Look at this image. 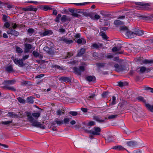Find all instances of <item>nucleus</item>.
<instances>
[{
	"label": "nucleus",
	"instance_id": "nucleus-1",
	"mask_svg": "<svg viewBox=\"0 0 153 153\" xmlns=\"http://www.w3.org/2000/svg\"><path fill=\"white\" fill-rule=\"evenodd\" d=\"M27 120L30 123H32V126H33L37 128H40L42 129H44L45 126L42 124L40 122L36 120H35L33 117L37 119L40 116V113H33L32 114L30 112H27Z\"/></svg>",
	"mask_w": 153,
	"mask_h": 153
},
{
	"label": "nucleus",
	"instance_id": "nucleus-2",
	"mask_svg": "<svg viewBox=\"0 0 153 153\" xmlns=\"http://www.w3.org/2000/svg\"><path fill=\"white\" fill-rule=\"evenodd\" d=\"M15 82L16 80L14 79L10 80H5L2 83V84L5 85V86H2L1 88L4 89L15 91H16V88L13 86H10L9 85H13L15 83Z\"/></svg>",
	"mask_w": 153,
	"mask_h": 153
},
{
	"label": "nucleus",
	"instance_id": "nucleus-3",
	"mask_svg": "<svg viewBox=\"0 0 153 153\" xmlns=\"http://www.w3.org/2000/svg\"><path fill=\"white\" fill-rule=\"evenodd\" d=\"M84 131L88 133L94 135H99L100 134V132L101 131L100 128L97 127H94L93 128V130H88L87 129H84Z\"/></svg>",
	"mask_w": 153,
	"mask_h": 153
},
{
	"label": "nucleus",
	"instance_id": "nucleus-4",
	"mask_svg": "<svg viewBox=\"0 0 153 153\" xmlns=\"http://www.w3.org/2000/svg\"><path fill=\"white\" fill-rule=\"evenodd\" d=\"M137 62H140L141 64H151L153 63V60H148L145 59L143 60V57H139L137 59Z\"/></svg>",
	"mask_w": 153,
	"mask_h": 153
},
{
	"label": "nucleus",
	"instance_id": "nucleus-5",
	"mask_svg": "<svg viewBox=\"0 0 153 153\" xmlns=\"http://www.w3.org/2000/svg\"><path fill=\"white\" fill-rule=\"evenodd\" d=\"M73 70L75 73L77 75H80L81 73L84 71L85 68L83 66H80L79 68L74 67L73 68Z\"/></svg>",
	"mask_w": 153,
	"mask_h": 153
},
{
	"label": "nucleus",
	"instance_id": "nucleus-6",
	"mask_svg": "<svg viewBox=\"0 0 153 153\" xmlns=\"http://www.w3.org/2000/svg\"><path fill=\"white\" fill-rule=\"evenodd\" d=\"M136 4L140 6V7H139L140 9L144 10H148L149 9V5L148 3H145L141 2H137L136 3Z\"/></svg>",
	"mask_w": 153,
	"mask_h": 153
},
{
	"label": "nucleus",
	"instance_id": "nucleus-7",
	"mask_svg": "<svg viewBox=\"0 0 153 153\" xmlns=\"http://www.w3.org/2000/svg\"><path fill=\"white\" fill-rule=\"evenodd\" d=\"M51 126L56 127L55 126L56 124L57 126H60L63 123V121L58 118H56L54 121H52L51 123Z\"/></svg>",
	"mask_w": 153,
	"mask_h": 153
},
{
	"label": "nucleus",
	"instance_id": "nucleus-8",
	"mask_svg": "<svg viewBox=\"0 0 153 153\" xmlns=\"http://www.w3.org/2000/svg\"><path fill=\"white\" fill-rule=\"evenodd\" d=\"M57 40L59 41L63 42L67 44H69L73 42L72 40H68L63 36L58 37Z\"/></svg>",
	"mask_w": 153,
	"mask_h": 153
},
{
	"label": "nucleus",
	"instance_id": "nucleus-9",
	"mask_svg": "<svg viewBox=\"0 0 153 153\" xmlns=\"http://www.w3.org/2000/svg\"><path fill=\"white\" fill-rule=\"evenodd\" d=\"M114 67L115 68L116 71L118 72L123 71L125 68V66L124 65H119L118 64H115Z\"/></svg>",
	"mask_w": 153,
	"mask_h": 153
},
{
	"label": "nucleus",
	"instance_id": "nucleus-10",
	"mask_svg": "<svg viewBox=\"0 0 153 153\" xmlns=\"http://www.w3.org/2000/svg\"><path fill=\"white\" fill-rule=\"evenodd\" d=\"M7 33L8 34H11V35L15 36H17L19 34V32L16 31L14 29H9L7 31Z\"/></svg>",
	"mask_w": 153,
	"mask_h": 153
},
{
	"label": "nucleus",
	"instance_id": "nucleus-11",
	"mask_svg": "<svg viewBox=\"0 0 153 153\" xmlns=\"http://www.w3.org/2000/svg\"><path fill=\"white\" fill-rule=\"evenodd\" d=\"M15 64L18 65V66L20 67H22L25 65L24 64L22 59H18L16 58L15 59H13Z\"/></svg>",
	"mask_w": 153,
	"mask_h": 153
},
{
	"label": "nucleus",
	"instance_id": "nucleus-12",
	"mask_svg": "<svg viewBox=\"0 0 153 153\" xmlns=\"http://www.w3.org/2000/svg\"><path fill=\"white\" fill-rule=\"evenodd\" d=\"M22 10L26 11H36L37 10V9L35 8L32 5H30L28 7H27L25 8H23L22 9Z\"/></svg>",
	"mask_w": 153,
	"mask_h": 153
},
{
	"label": "nucleus",
	"instance_id": "nucleus-13",
	"mask_svg": "<svg viewBox=\"0 0 153 153\" xmlns=\"http://www.w3.org/2000/svg\"><path fill=\"white\" fill-rule=\"evenodd\" d=\"M25 49L24 53H26L30 51V50L32 48V46L30 44L25 43L24 44Z\"/></svg>",
	"mask_w": 153,
	"mask_h": 153
},
{
	"label": "nucleus",
	"instance_id": "nucleus-14",
	"mask_svg": "<svg viewBox=\"0 0 153 153\" xmlns=\"http://www.w3.org/2000/svg\"><path fill=\"white\" fill-rule=\"evenodd\" d=\"M102 45V44L100 43H93L91 45V48L93 49H97L101 48Z\"/></svg>",
	"mask_w": 153,
	"mask_h": 153
},
{
	"label": "nucleus",
	"instance_id": "nucleus-15",
	"mask_svg": "<svg viewBox=\"0 0 153 153\" xmlns=\"http://www.w3.org/2000/svg\"><path fill=\"white\" fill-rule=\"evenodd\" d=\"M146 67L141 66L137 68L136 71L139 74H143L146 71Z\"/></svg>",
	"mask_w": 153,
	"mask_h": 153
},
{
	"label": "nucleus",
	"instance_id": "nucleus-16",
	"mask_svg": "<svg viewBox=\"0 0 153 153\" xmlns=\"http://www.w3.org/2000/svg\"><path fill=\"white\" fill-rule=\"evenodd\" d=\"M126 144L129 147H133L136 146L137 145V142L133 141H128Z\"/></svg>",
	"mask_w": 153,
	"mask_h": 153
},
{
	"label": "nucleus",
	"instance_id": "nucleus-17",
	"mask_svg": "<svg viewBox=\"0 0 153 153\" xmlns=\"http://www.w3.org/2000/svg\"><path fill=\"white\" fill-rule=\"evenodd\" d=\"M59 80L60 81H62L65 82L66 83L70 82H71L70 78L69 77H61L59 79Z\"/></svg>",
	"mask_w": 153,
	"mask_h": 153
},
{
	"label": "nucleus",
	"instance_id": "nucleus-18",
	"mask_svg": "<svg viewBox=\"0 0 153 153\" xmlns=\"http://www.w3.org/2000/svg\"><path fill=\"white\" fill-rule=\"evenodd\" d=\"M93 119L99 123H103L105 122V120H107V118L106 117H105L104 118V119L102 120L99 117L96 116L94 117Z\"/></svg>",
	"mask_w": 153,
	"mask_h": 153
},
{
	"label": "nucleus",
	"instance_id": "nucleus-19",
	"mask_svg": "<svg viewBox=\"0 0 153 153\" xmlns=\"http://www.w3.org/2000/svg\"><path fill=\"white\" fill-rule=\"evenodd\" d=\"M144 31L140 30L138 29H136L134 31V33L135 34V36L137 35L139 36H142L144 34Z\"/></svg>",
	"mask_w": 153,
	"mask_h": 153
},
{
	"label": "nucleus",
	"instance_id": "nucleus-20",
	"mask_svg": "<svg viewBox=\"0 0 153 153\" xmlns=\"http://www.w3.org/2000/svg\"><path fill=\"white\" fill-rule=\"evenodd\" d=\"M126 35L129 38H132L135 36V34L134 33V32H133L131 31H128L126 33Z\"/></svg>",
	"mask_w": 153,
	"mask_h": 153
},
{
	"label": "nucleus",
	"instance_id": "nucleus-21",
	"mask_svg": "<svg viewBox=\"0 0 153 153\" xmlns=\"http://www.w3.org/2000/svg\"><path fill=\"white\" fill-rule=\"evenodd\" d=\"M85 49L84 48H81L77 54V56L79 57L81 56L85 53Z\"/></svg>",
	"mask_w": 153,
	"mask_h": 153
},
{
	"label": "nucleus",
	"instance_id": "nucleus-22",
	"mask_svg": "<svg viewBox=\"0 0 153 153\" xmlns=\"http://www.w3.org/2000/svg\"><path fill=\"white\" fill-rule=\"evenodd\" d=\"M76 42L79 44H82V45L85 44L86 43V41L85 40L82 38L81 39H78Z\"/></svg>",
	"mask_w": 153,
	"mask_h": 153
},
{
	"label": "nucleus",
	"instance_id": "nucleus-23",
	"mask_svg": "<svg viewBox=\"0 0 153 153\" xmlns=\"http://www.w3.org/2000/svg\"><path fill=\"white\" fill-rule=\"evenodd\" d=\"M71 19L68 18L66 15H64L61 18V20L63 22H65L66 21H70Z\"/></svg>",
	"mask_w": 153,
	"mask_h": 153
},
{
	"label": "nucleus",
	"instance_id": "nucleus-24",
	"mask_svg": "<svg viewBox=\"0 0 153 153\" xmlns=\"http://www.w3.org/2000/svg\"><path fill=\"white\" fill-rule=\"evenodd\" d=\"M137 100L139 102H141L145 104V105H146L147 104L146 101L144 99L143 97L141 96H139L137 98Z\"/></svg>",
	"mask_w": 153,
	"mask_h": 153
},
{
	"label": "nucleus",
	"instance_id": "nucleus-25",
	"mask_svg": "<svg viewBox=\"0 0 153 153\" xmlns=\"http://www.w3.org/2000/svg\"><path fill=\"white\" fill-rule=\"evenodd\" d=\"M86 79L89 82H94L96 80V78L94 76H89L86 77Z\"/></svg>",
	"mask_w": 153,
	"mask_h": 153
},
{
	"label": "nucleus",
	"instance_id": "nucleus-26",
	"mask_svg": "<svg viewBox=\"0 0 153 153\" xmlns=\"http://www.w3.org/2000/svg\"><path fill=\"white\" fill-rule=\"evenodd\" d=\"M114 24L116 26L122 25L124 24L123 22L119 20H117L114 21Z\"/></svg>",
	"mask_w": 153,
	"mask_h": 153
},
{
	"label": "nucleus",
	"instance_id": "nucleus-27",
	"mask_svg": "<svg viewBox=\"0 0 153 153\" xmlns=\"http://www.w3.org/2000/svg\"><path fill=\"white\" fill-rule=\"evenodd\" d=\"M147 109L149 110L151 112H153V105H150L149 104L147 103L145 106Z\"/></svg>",
	"mask_w": 153,
	"mask_h": 153
},
{
	"label": "nucleus",
	"instance_id": "nucleus-28",
	"mask_svg": "<svg viewBox=\"0 0 153 153\" xmlns=\"http://www.w3.org/2000/svg\"><path fill=\"white\" fill-rule=\"evenodd\" d=\"M132 117L133 120L136 122L140 121V118L137 117V115L135 114H134L132 115Z\"/></svg>",
	"mask_w": 153,
	"mask_h": 153
},
{
	"label": "nucleus",
	"instance_id": "nucleus-29",
	"mask_svg": "<svg viewBox=\"0 0 153 153\" xmlns=\"http://www.w3.org/2000/svg\"><path fill=\"white\" fill-rule=\"evenodd\" d=\"M33 98L32 96L28 97L27 98V103L30 104H32L33 103Z\"/></svg>",
	"mask_w": 153,
	"mask_h": 153
},
{
	"label": "nucleus",
	"instance_id": "nucleus-30",
	"mask_svg": "<svg viewBox=\"0 0 153 153\" xmlns=\"http://www.w3.org/2000/svg\"><path fill=\"white\" fill-rule=\"evenodd\" d=\"M6 70L8 72H10L13 71V68L12 65H10L6 68Z\"/></svg>",
	"mask_w": 153,
	"mask_h": 153
},
{
	"label": "nucleus",
	"instance_id": "nucleus-31",
	"mask_svg": "<svg viewBox=\"0 0 153 153\" xmlns=\"http://www.w3.org/2000/svg\"><path fill=\"white\" fill-rule=\"evenodd\" d=\"M16 51L17 53L21 54L23 52V50L21 48L18 46H16Z\"/></svg>",
	"mask_w": 153,
	"mask_h": 153
},
{
	"label": "nucleus",
	"instance_id": "nucleus-32",
	"mask_svg": "<svg viewBox=\"0 0 153 153\" xmlns=\"http://www.w3.org/2000/svg\"><path fill=\"white\" fill-rule=\"evenodd\" d=\"M52 68H55L56 69H58L60 70H63V68L57 65H53L52 66Z\"/></svg>",
	"mask_w": 153,
	"mask_h": 153
},
{
	"label": "nucleus",
	"instance_id": "nucleus-33",
	"mask_svg": "<svg viewBox=\"0 0 153 153\" xmlns=\"http://www.w3.org/2000/svg\"><path fill=\"white\" fill-rule=\"evenodd\" d=\"M120 31H121L126 32V33L128 31V29L126 26H123L120 27Z\"/></svg>",
	"mask_w": 153,
	"mask_h": 153
},
{
	"label": "nucleus",
	"instance_id": "nucleus-34",
	"mask_svg": "<svg viewBox=\"0 0 153 153\" xmlns=\"http://www.w3.org/2000/svg\"><path fill=\"white\" fill-rule=\"evenodd\" d=\"M17 99L20 103L23 104L25 103V99L21 97H18Z\"/></svg>",
	"mask_w": 153,
	"mask_h": 153
},
{
	"label": "nucleus",
	"instance_id": "nucleus-35",
	"mask_svg": "<svg viewBox=\"0 0 153 153\" xmlns=\"http://www.w3.org/2000/svg\"><path fill=\"white\" fill-rule=\"evenodd\" d=\"M64 110H58L56 111V114L58 115H61L63 114H64Z\"/></svg>",
	"mask_w": 153,
	"mask_h": 153
},
{
	"label": "nucleus",
	"instance_id": "nucleus-36",
	"mask_svg": "<svg viewBox=\"0 0 153 153\" xmlns=\"http://www.w3.org/2000/svg\"><path fill=\"white\" fill-rule=\"evenodd\" d=\"M43 10H44L47 11L52 10L51 7H50L48 5H45L43 7Z\"/></svg>",
	"mask_w": 153,
	"mask_h": 153
},
{
	"label": "nucleus",
	"instance_id": "nucleus-37",
	"mask_svg": "<svg viewBox=\"0 0 153 153\" xmlns=\"http://www.w3.org/2000/svg\"><path fill=\"white\" fill-rule=\"evenodd\" d=\"M144 88L145 90L149 91L151 93H153V88L146 86H144Z\"/></svg>",
	"mask_w": 153,
	"mask_h": 153
},
{
	"label": "nucleus",
	"instance_id": "nucleus-38",
	"mask_svg": "<svg viewBox=\"0 0 153 153\" xmlns=\"http://www.w3.org/2000/svg\"><path fill=\"white\" fill-rule=\"evenodd\" d=\"M126 82H118V85L120 87H122L126 85Z\"/></svg>",
	"mask_w": 153,
	"mask_h": 153
},
{
	"label": "nucleus",
	"instance_id": "nucleus-39",
	"mask_svg": "<svg viewBox=\"0 0 153 153\" xmlns=\"http://www.w3.org/2000/svg\"><path fill=\"white\" fill-rule=\"evenodd\" d=\"M100 33H101V36L103 39L106 40L108 39V37L104 32H101Z\"/></svg>",
	"mask_w": 153,
	"mask_h": 153
},
{
	"label": "nucleus",
	"instance_id": "nucleus-40",
	"mask_svg": "<svg viewBox=\"0 0 153 153\" xmlns=\"http://www.w3.org/2000/svg\"><path fill=\"white\" fill-rule=\"evenodd\" d=\"M105 63H97L96 65L98 67H103L105 66Z\"/></svg>",
	"mask_w": 153,
	"mask_h": 153
},
{
	"label": "nucleus",
	"instance_id": "nucleus-41",
	"mask_svg": "<svg viewBox=\"0 0 153 153\" xmlns=\"http://www.w3.org/2000/svg\"><path fill=\"white\" fill-rule=\"evenodd\" d=\"M124 150H126L128 152L130 153L127 149H125L124 148L121 146H118V150L119 151H123Z\"/></svg>",
	"mask_w": 153,
	"mask_h": 153
},
{
	"label": "nucleus",
	"instance_id": "nucleus-42",
	"mask_svg": "<svg viewBox=\"0 0 153 153\" xmlns=\"http://www.w3.org/2000/svg\"><path fill=\"white\" fill-rule=\"evenodd\" d=\"M61 15L60 14H59L56 17L55 19V21L57 22H59V19L61 16Z\"/></svg>",
	"mask_w": 153,
	"mask_h": 153
},
{
	"label": "nucleus",
	"instance_id": "nucleus-43",
	"mask_svg": "<svg viewBox=\"0 0 153 153\" xmlns=\"http://www.w3.org/2000/svg\"><path fill=\"white\" fill-rule=\"evenodd\" d=\"M12 120H8L6 121H4L2 122V124L4 125H7L10 123H12Z\"/></svg>",
	"mask_w": 153,
	"mask_h": 153
},
{
	"label": "nucleus",
	"instance_id": "nucleus-44",
	"mask_svg": "<svg viewBox=\"0 0 153 153\" xmlns=\"http://www.w3.org/2000/svg\"><path fill=\"white\" fill-rule=\"evenodd\" d=\"M51 32V30H47L46 31L44 32L42 34H41V35H42L43 36H45L47 35L50 33Z\"/></svg>",
	"mask_w": 153,
	"mask_h": 153
},
{
	"label": "nucleus",
	"instance_id": "nucleus-45",
	"mask_svg": "<svg viewBox=\"0 0 153 153\" xmlns=\"http://www.w3.org/2000/svg\"><path fill=\"white\" fill-rule=\"evenodd\" d=\"M106 140L108 142H111L113 140V137L111 136H108L106 137Z\"/></svg>",
	"mask_w": 153,
	"mask_h": 153
},
{
	"label": "nucleus",
	"instance_id": "nucleus-46",
	"mask_svg": "<svg viewBox=\"0 0 153 153\" xmlns=\"http://www.w3.org/2000/svg\"><path fill=\"white\" fill-rule=\"evenodd\" d=\"M116 97L114 96H113L112 97V101L111 103L112 105H113L116 104Z\"/></svg>",
	"mask_w": 153,
	"mask_h": 153
},
{
	"label": "nucleus",
	"instance_id": "nucleus-47",
	"mask_svg": "<svg viewBox=\"0 0 153 153\" xmlns=\"http://www.w3.org/2000/svg\"><path fill=\"white\" fill-rule=\"evenodd\" d=\"M70 121L69 118H65L63 120V123L65 124H68Z\"/></svg>",
	"mask_w": 153,
	"mask_h": 153
},
{
	"label": "nucleus",
	"instance_id": "nucleus-48",
	"mask_svg": "<svg viewBox=\"0 0 153 153\" xmlns=\"http://www.w3.org/2000/svg\"><path fill=\"white\" fill-rule=\"evenodd\" d=\"M33 41V39L30 38H26L25 40V41L27 43H31Z\"/></svg>",
	"mask_w": 153,
	"mask_h": 153
},
{
	"label": "nucleus",
	"instance_id": "nucleus-49",
	"mask_svg": "<svg viewBox=\"0 0 153 153\" xmlns=\"http://www.w3.org/2000/svg\"><path fill=\"white\" fill-rule=\"evenodd\" d=\"M117 115H113L109 116L108 117V119H114L117 117Z\"/></svg>",
	"mask_w": 153,
	"mask_h": 153
},
{
	"label": "nucleus",
	"instance_id": "nucleus-50",
	"mask_svg": "<svg viewBox=\"0 0 153 153\" xmlns=\"http://www.w3.org/2000/svg\"><path fill=\"white\" fill-rule=\"evenodd\" d=\"M33 56L35 57H38L39 56V53L37 51H34L33 52Z\"/></svg>",
	"mask_w": 153,
	"mask_h": 153
},
{
	"label": "nucleus",
	"instance_id": "nucleus-51",
	"mask_svg": "<svg viewBox=\"0 0 153 153\" xmlns=\"http://www.w3.org/2000/svg\"><path fill=\"white\" fill-rule=\"evenodd\" d=\"M49 54L53 55L54 54V50H52L51 48H50V50L48 51V52Z\"/></svg>",
	"mask_w": 153,
	"mask_h": 153
},
{
	"label": "nucleus",
	"instance_id": "nucleus-52",
	"mask_svg": "<svg viewBox=\"0 0 153 153\" xmlns=\"http://www.w3.org/2000/svg\"><path fill=\"white\" fill-rule=\"evenodd\" d=\"M89 2H85V3H74V4H75L77 6H82V5H84L85 4H88Z\"/></svg>",
	"mask_w": 153,
	"mask_h": 153
},
{
	"label": "nucleus",
	"instance_id": "nucleus-53",
	"mask_svg": "<svg viewBox=\"0 0 153 153\" xmlns=\"http://www.w3.org/2000/svg\"><path fill=\"white\" fill-rule=\"evenodd\" d=\"M34 32V30L33 28H29L27 30V32L29 33H33Z\"/></svg>",
	"mask_w": 153,
	"mask_h": 153
},
{
	"label": "nucleus",
	"instance_id": "nucleus-54",
	"mask_svg": "<svg viewBox=\"0 0 153 153\" xmlns=\"http://www.w3.org/2000/svg\"><path fill=\"white\" fill-rule=\"evenodd\" d=\"M70 114H71L72 116H76L77 114V112L76 111H70L69 112Z\"/></svg>",
	"mask_w": 153,
	"mask_h": 153
},
{
	"label": "nucleus",
	"instance_id": "nucleus-55",
	"mask_svg": "<svg viewBox=\"0 0 153 153\" xmlns=\"http://www.w3.org/2000/svg\"><path fill=\"white\" fill-rule=\"evenodd\" d=\"M95 122L93 121H91L88 122L87 125L88 126H91L94 125Z\"/></svg>",
	"mask_w": 153,
	"mask_h": 153
},
{
	"label": "nucleus",
	"instance_id": "nucleus-56",
	"mask_svg": "<svg viewBox=\"0 0 153 153\" xmlns=\"http://www.w3.org/2000/svg\"><path fill=\"white\" fill-rule=\"evenodd\" d=\"M95 96V94L94 93H93V94H92L91 95H90V96H89V97H88L87 99L88 100H91V98L93 99L94 98Z\"/></svg>",
	"mask_w": 153,
	"mask_h": 153
},
{
	"label": "nucleus",
	"instance_id": "nucleus-57",
	"mask_svg": "<svg viewBox=\"0 0 153 153\" xmlns=\"http://www.w3.org/2000/svg\"><path fill=\"white\" fill-rule=\"evenodd\" d=\"M108 94V92H104L102 94V97H104V98L106 97Z\"/></svg>",
	"mask_w": 153,
	"mask_h": 153
},
{
	"label": "nucleus",
	"instance_id": "nucleus-58",
	"mask_svg": "<svg viewBox=\"0 0 153 153\" xmlns=\"http://www.w3.org/2000/svg\"><path fill=\"white\" fill-rule=\"evenodd\" d=\"M30 82L27 81H23L21 82V84L22 85H27L29 84V82Z\"/></svg>",
	"mask_w": 153,
	"mask_h": 153
},
{
	"label": "nucleus",
	"instance_id": "nucleus-59",
	"mask_svg": "<svg viewBox=\"0 0 153 153\" xmlns=\"http://www.w3.org/2000/svg\"><path fill=\"white\" fill-rule=\"evenodd\" d=\"M82 15L85 16H90V15L89 13L86 12H83L82 13Z\"/></svg>",
	"mask_w": 153,
	"mask_h": 153
},
{
	"label": "nucleus",
	"instance_id": "nucleus-60",
	"mask_svg": "<svg viewBox=\"0 0 153 153\" xmlns=\"http://www.w3.org/2000/svg\"><path fill=\"white\" fill-rule=\"evenodd\" d=\"M7 16L6 15H4L3 16V20L4 22H6L7 21Z\"/></svg>",
	"mask_w": 153,
	"mask_h": 153
},
{
	"label": "nucleus",
	"instance_id": "nucleus-61",
	"mask_svg": "<svg viewBox=\"0 0 153 153\" xmlns=\"http://www.w3.org/2000/svg\"><path fill=\"white\" fill-rule=\"evenodd\" d=\"M50 48H49L48 47L45 46V47L43 48V50L46 51L47 53L48 52L49 50H50Z\"/></svg>",
	"mask_w": 153,
	"mask_h": 153
},
{
	"label": "nucleus",
	"instance_id": "nucleus-62",
	"mask_svg": "<svg viewBox=\"0 0 153 153\" xmlns=\"http://www.w3.org/2000/svg\"><path fill=\"white\" fill-rule=\"evenodd\" d=\"M29 56V55H26L25 56H23L22 58V60H25L26 59H27Z\"/></svg>",
	"mask_w": 153,
	"mask_h": 153
},
{
	"label": "nucleus",
	"instance_id": "nucleus-63",
	"mask_svg": "<svg viewBox=\"0 0 153 153\" xmlns=\"http://www.w3.org/2000/svg\"><path fill=\"white\" fill-rule=\"evenodd\" d=\"M132 153H142V152L140 150H134Z\"/></svg>",
	"mask_w": 153,
	"mask_h": 153
},
{
	"label": "nucleus",
	"instance_id": "nucleus-64",
	"mask_svg": "<svg viewBox=\"0 0 153 153\" xmlns=\"http://www.w3.org/2000/svg\"><path fill=\"white\" fill-rule=\"evenodd\" d=\"M4 26L7 28H8L10 27V24L8 22H6L5 23Z\"/></svg>",
	"mask_w": 153,
	"mask_h": 153
}]
</instances>
